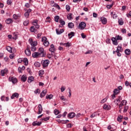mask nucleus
Instances as JSON below:
<instances>
[{"label": "nucleus", "mask_w": 131, "mask_h": 131, "mask_svg": "<svg viewBox=\"0 0 131 131\" xmlns=\"http://www.w3.org/2000/svg\"><path fill=\"white\" fill-rule=\"evenodd\" d=\"M86 26V24L85 23L82 21L81 22L78 26L79 29H81V30H83L85 27Z\"/></svg>", "instance_id": "1"}, {"label": "nucleus", "mask_w": 131, "mask_h": 131, "mask_svg": "<svg viewBox=\"0 0 131 131\" xmlns=\"http://www.w3.org/2000/svg\"><path fill=\"white\" fill-rule=\"evenodd\" d=\"M33 58H38L39 57H43L42 53H39V52H34L32 54Z\"/></svg>", "instance_id": "2"}, {"label": "nucleus", "mask_w": 131, "mask_h": 131, "mask_svg": "<svg viewBox=\"0 0 131 131\" xmlns=\"http://www.w3.org/2000/svg\"><path fill=\"white\" fill-rule=\"evenodd\" d=\"M49 64H50V61L49 60H42L41 61V64L43 66V68L48 67V66H49Z\"/></svg>", "instance_id": "3"}, {"label": "nucleus", "mask_w": 131, "mask_h": 131, "mask_svg": "<svg viewBox=\"0 0 131 131\" xmlns=\"http://www.w3.org/2000/svg\"><path fill=\"white\" fill-rule=\"evenodd\" d=\"M6 50L9 53H16V50L13 51V50H15V48H12V47H11L10 46H7L6 47Z\"/></svg>", "instance_id": "4"}, {"label": "nucleus", "mask_w": 131, "mask_h": 131, "mask_svg": "<svg viewBox=\"0 0 131 131\" xmlns=\"http://www.w3.org/2000/svg\"><path fill=\"white\" fill-rule=\"evenodd\" d=\"M9 80V81H12V83H16V82H17V79L14 77H10Z\"/></svg>", "instance_id": "5"}, {"label": "nucleus", "mask_w": 131, "mask_h": 131, "mask_svg": "<svg viewBox=\"0 0 131 131\" xmlns=\"http://www.w3.org/2000/svg\"><path fill=\"white\" fill-rule=\"evenodd\" d=\"M103 108L104 110L108 111L110 110V109H111V106L108 104H104L103 106Z\"/></svg>", "instance_id": "6"}, {"label": "nucleus", "mask_w": 131, "mask_h": 131, "mask_svg": "<svg viewBox=\"0 0 131 131\" xmlns=\"http://www.w3.org/2000/svg\"><path fill=\"white\" fill-rule=\"evenodd\" d=\"M29 42L32 47H36L37 45V41H33L32 39L29 40Z\"/></svg>", "instance_id": "7"}, {"label": "nucleus", "mask_w": 131, "mask_h": 131, "mask_svg": "<svg viewBox=\"0 0 131 131\" xmlns=\"http://www.w3.org/2000/svg\"><path fill=\"white\" fill-rule=\"evenodd\" d=\"M30 12H31V9H29L27 10V12L25 13L24 16L26 18H28V17H29V14L30 13Z\"/></svg>", "instance_id": "8"}, {"label": "nucleus", "mask_w": 131, "mask_h": 131, "mask_svg": "<svg viewBox=\"0 0 131 131\" xmlns=\"http://www.w3.org/2000/svg\"><path fill=\"white\" fill-rule=\"evenodd\" d=\"M75 116H76L75 113L73 112L70 113L69 114H68V117H69L70 118H74Z\"/></svg>", "instance_id": "9"}, {"label": "nucleus", "mask_w": 131, "mask_h": 131, "mask_svg": "<svg viewBox=\"0 0 131 131\" xmlns=\"http://www.w3.org/2000/svg\"><path fill=\"white\" fill-rule=\"evenodd\" d=\"M40 124H41V122H38L37 121H34L32 123V125H33V126H35L36 125L37 126H39V125H40Z\"/></svg>", "instance_id": "10"}, {"label": "nucleus", "mask_w": 131, "mask_h": 131, "mask_svg": "<svg viewBox=\"0 0 131 131\" xmlns=\"http://www.w3.org/2000/svg\"><path fill=\"white\" fill-rule=\"evenodd\" d=\"M38 108V112L37 114H41V112H42V106H41V104H39Z\"/></svg>", "instance_id": "11"}, {"label": "nucleus", "mask_w": 131, "mask_h": 131, "mask_svg": "<svg viewBox=\"0 0 131 131\" xmlns=\"http://www.w3.org/2000/svg\"><path fill=\"white\" fill-rule=\"evenodd\" d=\"M7 72H8V69H5L4 70H2L1 71L2 76H5V74H7Z\"/></svg>", "instance_id": "12"}, {"label": "nucleus", "mask_w": 131, "mask_h": 131, "mask_svg": "<svg viewBox=\"0 0 131 131\" xmlns=\"http://www.w3.org/2000/svg\"><path fill=\"white\" fill-rule=\"evenodd\" d=\"M25 53L27 56H30L31 55V52H30V49L27 48V50H25Z\"/></svg>", "instance_id": "13"}, {"label": "nucleus", "mask_w": 131, "mask_h": 131, "mask_svg": "<svg viewBox=\"0 0 131 131\" xmlns=\"http://www.w3.org/2000/svg\"><path fill=\"white\" fill-rule=\"evenodd\" d=\"M112 41H113V45L115 46H117V45H118V42H117V39H116L115 37H113L112 38Z\"/></svg>", "instance_id": "14"}, {"label": "nucleus", "mask_w": 131, "mask_h": 131, "mask_svg": "<svg viewBox=\"0 0 131 131\" xmlns=\"http://www.w3.org/2000/svg\"><path fill=\"white\" fill-rule=\"evenodd\" d=\"M46 94H47V90H43L40 94V98H43L46 96Z\"/></svg>", "instance_id": "15"}, {"label": "nucleus", "mask_w": 131, "mask_h": 131, "mask_svg": "<svg viewBox=\"0 0 131 131\" xmlns=\"http://www.w3.org/2000/svg\"><path fill=\"white\" fill-rule=\"evenodd\" d=\"M56 31L57 34L59 35V34H62V33H63V32H64V30L60 29V31H59L58 29H56Z\"/></svg>", "instance_id": "16"}, {"label": "nucleus", "mask_w": 131, "mask_h": 131, "mask_svg": "<svg viewBox=\"0 0 131 131\" xmlns=\"http://www.w3.org/2000/svg\"><path fill=\"white\" fill-rule=\"evenodd\" d=\"M19 94L17 93H14L11 97V99H14L15 98H18Z\"/></svg>", "instance_id": "17"}, {"label": "nucleus", "mask_w": 131, "mask_h": 131, "mask_svg": "<svg viewBox=\"0 0 131 131\" xmlns=\"http://www.w3.org/2000/svg\"><path fill=\"white\" fill-rule=\"evenodd\" d=\"M21 81H23V82H25L26 80H27V76L24 75L21 76Z\"/></svg>", "instance_id": "18"}, {"label": "nucleus", "mask_w": 131, "mask_h": 131, "mask_svg": "<svg viewBox=\"0 0 131 131\" xmlns=\"http://www.w3.org/2000/svg\"><path fill=\"white\" fill-rule=\"evenodd\" d=\"M34 80V78L33 77V76H30L28 78V82H29V83H31V82H32V81H33Z\"/></svg>", "instance_id": "19"}, {"label": "nucleus", "mask_w": 131, "mask_h": 131, "mask_svg": "<svg viewBox=\"0 0 131 131\" xmlns=\"http://www.w3.org/2000/svg\"><path fill=\"white\" fill-rule=\"evenodd\" d=\"M101 21L102 24H106L107 23V18L105 17H101Z\"/></svg>", "instance_id": "20"}, {"label": "nucleus", "mask_w": 131, "mask_h": 131, "mask_svg": "<svg viewBox=\"0 0 131 131\" xmlns=\"http://www.w3.org/2000/svg\"><path fill=\"white\" fill-rule=\"evenodd\" d=\"M74 34H75V33L74 32H71V33L68 34V37L70 39V38H72L73 36H74Z\"/></svg>", "instance_id": "21"}, {"label": "nucleus", "mask_w": 131, "mask_h": 131, "mask_svg": "<svg viewBox=\"0 0 131 131\" xmlns=\"http://www.w3.org/2000/svg\"><path fill=\"white\" fill-rule=\"evenodd\" d=\"M22 70H25V67L24 66H23L21 68L19 67L18 68V71L19 73H22Z\"/></svg>", "instance_id": "22"}, {"label": "nucleus", "mask_w": 131, "mask_h": 131, "mask_svg": "<svg viewBox=\"0 0 131 131\" xmlns=\"http://www.w3.org/2000/svg\"><path fill=\"white\" fill-rule=\"evenodd\" d=\"M6 22L7 24H11V23H13V19L12 18H8L6 19Z\"/></svg>", "instance_id": "23"}, {"label": "nucleus", "mask_w": 131, "mask_h": 131, "mask_svg": "<svg viewBox=\"0 0 131 131\" xmlns=\"http://www.w3.org/2000/svg\"><path fill=\"white\" fill-rule=\"evenodd\" d=\"M119 52H122V48L121 46H118L116 50V53H119Z\"/></svg>", "instance_id": "24"}, {"label": "nucleus", "mask_w": 131, "mask_h": 131, "mask_svg": "<svg viewBox=\"0 0 131 131\" xmlns=\"http://www.w3.org/2000/svg\"><path fill=\"white\" fill-rule=\"evenodd\" d=\"M30 31L31 32H36L37 30L34 26H32L30 28Z\"/></svg>", "instance_id": "25"}, {"label": "nucleus", "mask_w": 131, "mask_h": 131, "mask_svg": "<svg viewBox=\"0 0 131 131\" xmlns=\"http://www.w3.org/2000/svg\"><path fill=\"white\" fill-rule=\"evenodd\" d=\"M38 53H39V54H42L43 57H45V54L43 53V48H39Z\"/></svg>", "instance_id": "26"}, {"label": "nucleus", "mask_w": 131, "mask_h": 131, "mask_svg": "<svg viewBox=\"0 0 131 131\" xmlns=\"http://www.w3.org/2000/svg\"><path fill=\"white\" fill-rule=\"evenodd\" d=\"M23 62L24 63H25V65H26V66H27V65H28V59H27V58H25L23 59Z\"/></svg>", "instance_id": "27"}, {"label": "nucleus", "mask_w": 131, "mask_h": 131, "mask_svg": "<svg viewBox=\"0 0 131 131\" xmlns=\"http://www.w3.org/2000/svg\"><path fill=\"white\" fill-rule=\"evenodd\" d=\"M126 100H122L121 102V103H120V106H124L125 105H126Z\"/></svg>", "instance_id": "28"}, {"label": "nucleus", "mask_w": 131, "mask_h": 131, "mask_svg": "<svg viewBox=\"0 0 131 131\" xmlns=\"http://www.w3.org/2000/svg\"><path fill=\"white\" fill-rule=\"evenodd\" d=\"M69 28H73L74 27V24L73 23H69L68 24Z\"/></svg>", "instance_id": "29"}, {"label": "nucleus", "mask_w": 131, "mask_h": 131, "mask_svg": "<svg viewBox=\"0 0 131 131\" xmlns=\"http://www.w3.org/2000/svg\"><path fill=\"white\" fill-rule=\"evenodd\" d=\"M107 98H105L103 99L102 100H101L100 104H104V103H106V102H107Z\"/></svg>", "instance_id": "30"}, {"label": "nucleus", "mask_w": 131, "mask_h": 131, "mask_svg": "<svg viewBox=\"0 0 131 131\" xmlns=\"http://www.w3.org/2000/svg\"><path fill=\"white\" fill-rule=\"evenodd\" d=\"M59 19H60V16L56 15L54 17V20L55 22H59Z\"/></svg>", "instance_id": "31"}, {"label": "nucleus", "mask_w": 131, "mask_h": 131, "mask_svg": "<svg viewBox=\"0 0 131 131\" xmlns=\"http://www.w3.org/2000/svg\"><path fill=\"white\" fill-rule=\"evenodd\" d=\"M115 38L116 39H117V40H122V37L120 36L119 35L116 36V37H115Z\"/></svg>", "instance_id": "32"}, {"label": "nucleus", "mask_w": 131, "mask_h": 131, "mask_svg": "<svg viewBox=\"0 0 131 131\" xmlns=\"http://www.w3.org/2000/svg\"><path fill=\"white\" fill-rule=\"evenodd\" d=\"M68 20H71L72 19V13H69L67 16Z\"/></svg>", "instance_id": "33"}, {"label": "nucleus", "mask_w": 131, "mask_h": 131, "mask_svg": "<svg viewBox=\"0 0 131 131\" xmlns=\"http://www.w3.org/2000/svg\"><path fill=\"white\" fill-rule=\"evenodd\" d=\"M123 118V116H119L117 118V121H119V122H121V119Z\"/></svg>", "instance_id": "34"}, {"label": "nucleus", "mask_w": 131, "mask_h": 131, "mask_svg": "<svg viewBox=\"0 0 131 131\" xmlns=\"http://www.w3.org/2000/svg\"><path fill=\"white\" fill-rule=\"evenodd\" d=\"M125 54L126 55H129L130 54V50L129 49H126L125 50Z\"/></svg>", "instance_id": "35"}, {"label": "nucleus", "mask_w": 131, "mask_h": 131, "mask_svg": "<svg viewBox=\"0 0 131 131\" xmlns=\"http://www.w3.org/2000/svg\"><path fill=\"white\" fill-rule=\"evenodd\" d=\"M119 93H120V91L118 89H116L114 90V94H115V95H117Z\"/></svg>", "instance_id": "36"}, {"label": "nucleus", "mask_w": 131, "mask_h": 131, "mask_svg": "<svg viewBox=\"0 0 131 131\" xmlns=\"http://www.w3.org/2000/svg\"><path fill=\"white\" fill-rule=\"evenodd\" d=\"M29 24V20H26L24 22V26H27Z\"/></svg>", "instance_id": "37"}, {"label": "nucleus", "mask_w": 131, "mask_h": 131, "mask_svg": "<svg viewBox=\"0 0 131 131\" xmlns=\"http://www.w3.org/2000/svg\"><path fill=\"white\" fill-rule=\"evenodd\" d=\"M96 116H97V113L95 112L90 116V117L91 118H94V117H96Z\"/></svg>", "instance_id": "38"}, {"label": "nucleus", "mask_w": 131, "mask_h": 131, "mask_svg": "<svg viewBox=\"0 0 131 131\" xmlns=\"http://www.w3.org/2000/svg\"><path fill=\"white\" fill-rule=\"evenodd\" d=\"M34 66H35V67H40V63L38 62H36L34 63Z\"/></svg>", "instance_id": "39"}, {"label": "nucleus", "mask_w": 131, "mask_h": 131, "mask_svg": "<svg viewBox=\"0 0 131 131\" xmlns=\"http://www.w3.org/2000/svg\"><path fill=\"white\" fill-rule=\"evenodd\" d=\"M64 46L67 48H69V47H71V43H70L69 42H68L64 43Z\"/></svg>", "instance_id": "40"}, {"label": "nucleus", "mask_w": 131, "mask_h": 131, "mask_svg": "<svg viewBox=\"0 0 131 131\" xmlns=\"http://www.w3.org/2000/svg\"><path fill=\"white\" fill-rule=\"evenodd\" d=\"M31 50L32 52H35V51H36V48L35 46H32L31 47Z\"/></svg>", "instance_id": "41"}, {"label": "nucleus", "mask_w": 131, "mask_h": 131, "mask_svg": "<svg viewBox=\"0 0 131 131\" xmlns=\"http://www.w3.org/2000/svg\"><path fill=\"white\" fill-rule=\"evenodd\" d=\"M66 9L67 11H68V12H69V11H70V9H71L70 6H69L68 5H66Z\"/></svg>", "instance_id": "42"}, {"label": "nucleus", "mask_w": 131, "mask_h": 131, "mask_svg": "<svg viewBox=\"0 0 131 131\" xmlns=\"http://www.w3.org/2000/svg\"><path fill=\"white\" fill-rule=\"evenodd\" d=\"M47 37H43L42 38V42H46V41H48Z\"/></svg>", "instance_id": "43"}, {"label": "nucleus", "mask_w": 131, "mask_h": 131, "mask_svg": "<svg viewBox=\"0 0 131 131\" xmlns=\"http://www.w3.org/2000/svg\"><path fill=\"white\" fill-rule=\"evenodd\" d=\"M43 45L45 47H48L49 45H50V42L48 41H46V42H43Z\"/></svg>", "instance_id": "44"}, {"label": "nucleus", "mask_w": 131, "mask_h": 131, "mask_svg": "<svg viewBox=\"0 0 131 131\" xmlns=\"http://www.w3.org/2000/svg\"><path fill=\"white\" fill-rule=\"evenodd\" d=\"M52 98H53V95H52V94H50L49 95H47L46 96V99H51Z\"/></svg>", "instance_id": "45"}, {"label": "nucleus", "mask_w": 131, "mask_h": 131, "mask_svg": "<svg viewBox=\"0 0 131 131\" xmlns=\"http://www.w3.org/2000/svg\"><path fill=\"white\" fill-rule=\"evenodd\" d=\"M118 23L119 25H123V21L122 19H119Z\"/></svg>", "instance_id": "46"}, {"label": "nucleus", "mask_w": 131, "mask_h": 131, "mask_svg": "<svg viewBox=\"0 0 131 131\" xmlns=\"http://www.w3.org/2000/svg\"><path fill=\"white\" fill-rule=\"evenodd\" d=\"M65 90H66V87L62 86L61 88V93H63V92H64V91H65Z\"/></svg>", "instance_id": "47"}, {"label": "nucleus", "mask_w": 131, "mask_h": 131, "mask_svg": "<svg viewBox=\"0 0 131 131\" xmlns=\"http://www.w3.org/2000/svg\"><path fill=\"white\" fill-rule=\"evenodd\" d=\"M39 75H43V74H45V71L43 70H41L39 72Z\"/></svg>", "instance_id": "48"}, {"label": "nucleus", "mask_w": 131, "mask_h": 131, "mask_svg": "<svg viewBox=\"0 0 131 131\" xmlns=\"http://www.w3.org/2000/svg\"><path fill=\"white\" fill-rule=\"evenodd\" d=\"M46 22H51V17L50 16L47 17Z\"/></svg>", "instance_id": "49"}, {"label": "nucleus", "mask_w": 131, "mask_h": 131, "mask_svg": "<svg viewBox=\"0 0 131 131\" xmlns=\"http://www.w3.org/2000/svg\"><path fill=\"white\" fill-rule=\"evenodd\" d=\"M60 99L62 100V101H67V99L65 98L64 96H62L60 97Z\"/></svg>", "instance_id": "50"}, {"label": "nucleus", "mask_w": 131, "mask_h": 131, "mask_svg": "<svg viewBox=\"0 0 131 131\" xmlns=\"http://www.w3.org/2000/svg\"><path fill=\"white\" fill-rule=\"evenodd\" d=\"M34 93H35V94H39V93H40V90L38 89L34 91Z\"/></svg>", "instance_id": "51"}, {"label": "nucleus", "mask_w": 131, "mask_h": 131, "mask_svg": "<svg viewBox=\"0 0 131 131\" xmlns=\"http://www.w3.org/2000/svg\"><path fill=\"white\" fill-rule=\"evenodd\" d=\"M41 119H42V120H44V121H48V120H49V119H50V117H48L46 118H42Z\"/></svg>", "instance_id": "52"}, {"label": "nucleus", "mask_w": 131, "mask_h": 131, "mask_svg": "<svg viewBox=\"0 0 131 131\" xmlns=\"http://www.w3.org/2000/svg\"><path fill=\"white\" fill-rule=\"evenodd\" d=\"M53 7H55V8H57V9H58V10H60V6L57 4H54V6Z\"/></svg>", "instance_id": "53"}, {"label": "nucleus", "mask_w": 131, "mask_h": 131, "mask_svg": "<svg viewBox=\"0 0 131 131\" xmlns=\"http://www.w3.org/2000/svg\"><path fill=\"white\" fill-rule=\"evenodd\" d=\"M54 114H55V115H58V114H59V111H58V110H55L54 111Z\"/></svg>", "instance_id": "54"}, {"label": "nucleus", "mask_w": 131, "mask_h": 131, "mask_svg": "<svg viewBox=\"0 0 131 131\" xmlns=\"http://www.w3.org/2000/svg\"><path fill=\"white\" fill-rule=\"evenodd\" d=\"M59 22L61 25H65V21L61 19L59 21Z\"/></svg>", "instance_id": "55"}, {"label": "nucleus", "mask_w": 131, "mask_h": 131, "mask_svg": "<svg viewBox=\"0 0 131 131\" xmlns=\"http://www.w3.org/2000/svg\"><path fill=\"white\" fill-rule=\"evenodd\" d=\"M92 53H93V51L92 50H89L85 53V55H87V54H92Z\"/></svg>", "instance_id": "56"}, {"label": "nucleus", "mask_w": 131, "mask_h": 131, "mask_svg": "<svg viewBox=\"0 0 131 131\" xmlns=\"http://www.w3.org/2000/svg\"><path fill=\"white\" fill-rule=\"evenodd\" d=\"M80 116H81V114L80 113H78L76 115V118H79Z\"/></svg>", "instance_id": "57"}, {"label": "nucleus", "mask_w": 131, "mask_h": 131, "mask_svg": "<svg viewBox=\"0 0 131 131\" xmlns=\"http://www.w3.org/2000/svg\"><path fill=\"white\" fill-rule=\"evenodd\" d=\"M13 18L15 19V20H17V19H18V15H16V14H14L13 15Z\"/></svg>", "instance_id": "58"}, {"label": "nucleus", "mask_w": 131, "mask_h": 131, "mask_svg": "<svg viewBox=\"0 0 131 131\" xmlns=\"http://www.w3.org/2000/svg\"><path fill=\"white\" fill-rule=\"evenodd\" d=\"M119 112H120V113H121V109H122V106H121L120 104L119 105Z\"/></svg>", "instance_id": "59"}, {"label": "nucleus", "mask_w": 131, "mask_h": 131, "mask_svg": "<svg viewBox=\"0 0 131 131\" xmlns=\"http://www.w3.org/2000/svg\"><path fill=\"white\" fill-rule=\"evenodd\" d=\"M50 52H52V53H54L55 52V48H50L49 49Z\"/></svg>", "instance_id": "60"}, {"label": "nucleus", "mask_w": 131, "mask_h": 131, "mask_svg": "<svg viewBox=\"0 0 131 131\" xmlns=\"http://www.w3.org/2000/svg\"><path fill=\"white\" fill-rule=\"evenodd\" d=\"M127 109H128V107L125 106L124 108L123 112H126V111H127Z\"/></svg>", "instance_id": "61"}, {"label": "nucleus", "mask_w": 131, "mask_h": 131, "mask_svg": "<svg viewBox=\"0 0 131 131\" xmlns=\"http://www.w3.org/2000/svg\"><path fill=\"white\" fill-rule=\"evenodd\" d=\"M121 32L122 33H126V30L125 29H122Z\"/></svg>", "instance_id": "62"}, {"label": "nucleus", "mask_w": 131, "mask_h": 131, "mask_svg": "<svg viewBox=\"0 0 131 131\" xmlns=\"http://www.w3.org/2000/svg\"><path fill=\"white\" fill-rule=\"evenodd\" d=\"M5 99H6V96H2L1 97V100H2V101H5Z\"/></svg>", "instance_id": "63"}, {"label": "nucleus", "mask_w": 131, "mask_h": 131, "mask_svg": "<svg viewBox=\"0 0 131 131\" xmlns=\"http://www.w3.org/2000/svg\"><path fill=\"white\" fill-rule=\"evenodd\" d=\"M33 25H37V20H34L33 22Z\"/></svg>", "instance_id": "64"}]
</instances>
